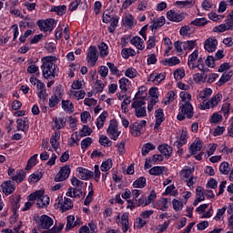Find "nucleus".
Returning a JSON list of instances; mask_svg holds the SVG:
<instances>
[{
	"label": "nucleus",
	"mask_w": 233,
	"mask_h": 233,
	"mask_svg": "<svg viewBox=\"0 0 233 233\" xmlns=\"http://www.w3.org/2000/svg\"><path fill=\"white\" fill-rule=\"evenodd\" d=\"M198 46V40H187L184 42V49L191 52Z\"/></svg>",
	"instance_id": "3c124183"
},
{
	"label": "nucleus",
	"mask_w": 233,
	"mask_h": 233,
	"mask_svg": "<svg viewBox=\"0 0 233 233\" xmlns=\"http://www.w3.org/2000/svg\"><path fill=\"white\" fill-rule=\"evenodd\" d=\"M155 117H156V124H155V130L161 127V123L165 121V113H163V109L159 108L157 109L155 112Z\"/></svg>",
	"instance_id": "bb28decb"
},
{
	"label": "nucleus",
	"mask_w": 233,
	"mask_h": 233,
	"mask_svg": "<svg viewBox=\"0 0 233 233\" xmlns=\"http://www.w3.org/2000/svg\"><path fill=\"white\" fill-rule=\"evenodd\" d=\"M2 191L5 196H10V194H14L15 190V184H14L11 180L5 181L2 184Z\"/></svg>",
	"instance_id": "4be33fe9"
},
{
	"label": "nucleus",
	"mask_w": 233,
	"mask_h": 233,
	"mask_svg": "<svg viewBox=\"0 0 233 233\" xmlns=\"http://www.w3.org/2000/svg\"><path fill=\"white\" fill-rule=\"evenodd\" d=\"M7 176L11 177L12 181L15 183H23L26 179V172L23 169H18L15 171L14 167H9L7 169Z\"/></svg>",
	"instance_id": "0eeeda50"
},
{
	"label": "nucleus",
	"mask_w": 233,
	"mask_h": 233,
	"mask_svg": "<svg viewBox=\"0 0 233 233\" xmlns=\"http://www.w3.org/2000/svg\"><path fill=\"white\" fill-rule=\"evenodd\" d=\"M110 168H112V159L107 158L106 161L102 162V164L100 166V170L102 172H108V170H110Z\"/></svg>",
	"instance_id": "680f3d73"
},
{
	"label": "nucleus",
	"mask_w": 233,
	"mask_h": 233,
	"mask_svg": "<svg viewBox=\"0 0 233 233\" xmlns=\"http://www.w3.org/2000/svg\"><path fill=\"white\" fill-rule=\"evenodd\" d=\"M51 127L55 132H59L62 128L66 127V118L63 116H55L52 118Z\"/></svg>",
	"instance_id": "4468645a"
},
{
	"label": "nucleus",
	"mask_w": 233,
	"mask_h": 233,
	"mask_svg": "<svg viewBox=\"0 0 233 233\" xmlns=\"http://www.w3.org/2000/svg\"><path fill=\"white\" fill-rule=\"evenodd\" d=\"M106 117H108V113L106 111H103L96 118V125L98 130H101V128L105 127V121Z\"/></svg>",
	"instance_id": "473e14b6"
},
{
	"label": "nucleus",
	"mask_w": 233,
	"mask_h": 233,
	"mask_svg": "<svg viewBox=\"0 0 233 233\" xmlns=\"http://www.w3.org/2000/svg\"><path fill=\"white\" fill-rule=\"evenodd\" d=\"M134 188H145L147 187V178L145 177H138L134 183H133Z\"/></svg>",
	"instance_id": "de8ad7c7"
},
{
	"label": "nucleus",
	"mask_w": 233,
	"mask_h": 233,
	"mask_svg": "<svg viewBox=\"0 0 233 233\" xmlns=\"http://www.w3.org/2000/svg\"><path fill=\"white\" fill-rule=\"evenodd\" d=\"M219 172L223 176H227L230 172V165L228 162H222L219 166Z\"/></svg>",
	"instance_id": "13d9d810"
},
{
	"label": "nucleus",
	"mask_w": 233,
	"mask_h": 233,
	"mask_svg": "<svg viewBox=\"0 0 233 233\" xmlns=\"http://www.w3.org/2000/svg\"><path fill=\"white\" fill-rule=\"evenodd\" d=\"M51 12H56L57 15H64V14H66V5L53 6Z\"/></svg>",
	"instance_id": "0e129e2a"
},
{
	"label": "nucleus",
	"mask_w": 233,
	"mask_h": 233,
	"mask_svg": "<svg viewBox=\"0 0 233 233\" xmlns=\"http://www.w3.org/2000/svg\"><path fill=\"white\" fill-rule=\"evenodd\" d=\"M36 223L39 228L48 230V228H50V227L54 225V218H50L47 215H42L41 217L38 218Z\"/></svg>",
	"instance_id": "f8f14e48"
},
{
	"label": "nucleus",
	"mask_w": 233,
	"mask_h": 233,
	"mask_svg": "<svg viewBox=\"0 0 233 233\" xmlns=\"http://www.w3.org/2000/svg\"><path fill=\"white\" fill-rule=\"evenodd\" d=\"M145 100L134 99L131 106L135 110L136 117H147V107Z\"/></svg>",
	"instance_id": "6e6552de"
},
{
	"label": "nucleus",
	"mask_w": 233,
	"mask_h": 233,
	"mask_svg": "<svg viewBox=\"0 0 233 233\" xmlns=\"http://www.w3.org/2000/svg\"><path fill=\"white\" fill-rule=\"evenodd\" d=\"M194 32H196V29H194V27H190L189 25H183L179 30V34L182 35V37H190Z\"/></svg>",
	"instance_id": "f704fd0d"
},
{
	"label": "nucleus",
	"mask_w": 233,
	"mask_h": 233,
	"mask_svg": "<svg viewBox=\"0 0 233 233\" xmlns=\"http://www.w3.org/2000/svg\"><path fill=\"white\" fill-rule=\"evenodd\" d=\"M121 56L124 59H128V57H134L136 56V51L132 48H124L121 51Z\"/></svg>",
	"instance_id": "603ef678"
},
{
	"label": "nucleus",
	"mask_w": 233,
	"mask_h": 233,
	"mask_svg": "<svg viewBox=\"0 0 233 233\" xmlns=\"http://www.w3.org/2000/svg\"><path fill=\"white\" fill-rule=\"evenodd\" d=\"M193 81L198 85H201V83H207V75L205 73H196L193 75Z\"/></svg>",
	"instance_id": "c03bdc74"
},
{
	"label": "nucleus",
	"mask_w": 233,
	"mask_h": 233,
	"mask_svg": "<svg viewBox=\"0 0 233 233\" xmlns=\"http://www.w3.org/2000/svg\"><path fill=\"white\" fill-rule=\"evenodd\" d=\"M137 74H138L137 70H136V68L134 67H128L124 72V75L126 76V77H128L129 79H134L135 77H137Z\"/></svg>",
	"instance_id": "4d7b16f0"
},
{
	"label": "nucleus",
	"mask_w": 233,
	"mask_h": 233,
	"mask_svg": "<svg viewBox=\"0 0 233 233\" xmlns=\"http://www.w3.org/2000/svg\"><path fill=\"white\" fill-rule=\"evenodd\" d=\"M92 128L88 126H83L82 129L79 131L80 137H86V136H90L92 134Z\"/></svg>",
	"instance_id": "774afa93"
},
{
	"label": "nucleus",
	"mask_w": 233,
	"mask_h": 233,
	"mask_svg": "<svg viewBox=\"0 0 233 233\" xmlns=\"http://www.w3.org/2000/svg\"><path fill=\"white\" fill-rule=\"evenodd\" d=\"M199 59V50L195 49L187 58V66L190 70H194L196 68V61Z\"/></svg>",
	"instance_id": "412c9836"
},
{
	"label": "nucleus",
	"mask_w": 233,
	"mask_h": 233,
	"mask_svg": "<svg viewBox=\"0 0 233 233\" xmlns=\"http://www.w3.org/2000/svg\"><path fill=\"white\" fill-rule=\"evenodd\" d=\"M86 61L88 66L97 65V61L99 60V53L97 52V47L96 46H90L86 50Z\"/></svg>",
	"instance_id": "423d86ee"
},
{
	"label": "nucleus",
	"mask_w": 233,
	"mask_h": 233,
	"mask_svg": "<svg viewBox=\"0 0 233 233\" xmlns=\"http://www.w3.org/2000/svg\"><path fill=\"white\" fill-rule=\"evenodd\" d=\"M71 185L74 187H69L66 192L68 198H80L83 194V181L76 177H71Z\"/></svg>",
	"instance_id": "20e7f679"
},
{
	"label": "nucleus",
	"mask_w": 233,
	"mask_h": 233,
	"mask_svg": "<svg viewBox=\"0 0 233 233\" xmlns=\"http://www.w3.org/2000/svg\"><path fill=\"white\" fill-rule=\"evenodd\" d=\"M17 130L21 132H26L29 128L28 119L26 118H19L16 120Z\"/></svg>",
	"instance_id": "72a5a7b5"
},
{
	"label": "nucleus",
	"mask_w": 233,
	"mask_h": 233,
	"mask_svg": "<svg viewBox=\"0 0 233 233\" xmlns=\"http://www.w3.org/2000/svg\"><path fill=\"white\" fill-rule=\"evenodd\" d=\"M223 99V95L221 93H218L213 96L208 101L204 100L200 104H198L199 110H210V108H216Z\"/></svg>",
	"instance_id": "39448f33"
},
{
	"label": "nucleus",
	"mask_w": 233,
	"mask_h": 233,
	"mask_svg": "<svg viewBox=\"0 0 233 233\" xmlns=\"http://www.w3.org/2000/svg\"><path fill=\"white\" fill-rule=\"evenodd\" d=\"M99 56L102 59H105L109 54L108 46L105 42H101L98 45Z\"/></svg>",
	"instance_id": "a19ab883"
},
{
	"label": "nucleus",
	"mask_w": 233,
	"mask_h": 233,
	"mask_svg": "<svg viewBox=\"0 0 233 233\" xmlns=\"http://www.w3.org/2000/svg\"><path fill=\"white\" fill-rule=\"evenodd\" d=\"M165 172V167L155 166L151 169H149L150 176H161Z\"/></svg>",
	"instance_id": "8fccbe9b"
},
{
	"label": "nucleus",
	"mask_w": 233,
	"mask_h": 233,
	"mask_svg": "<svg viewBox=\"0 0 233 233\" xmlns=\"http://www.w3.org/2000/svg\"><path fill=\"white\" fill-rule=\"evenodd\" d=\"M116 221L117 223H120L122 226V230L123 232H127L128 231V213L125 212L119 217V215L116 216Z\"/></svg>",
	"instance_id": "5701e85b"
},
{
	"label": "nucleus",
	"mask_w": 233,
	"mask_h": 233,
	"mask_svg": "<svg viewBox=\"0 0 233 233\" xmlns=\"http://www.w3.org/2000/svg\"><path fill=\"white\" fill-rule=\"evenodd\" d=\"M194 172V168L186 166L180 171V178L186 181L187 179H190L192 177V173Z\"/></svg>",
	"instance_id": "c756f323"
},
{
	"label": "nucleus",
	"mask_w": 233,
	"mask_h": 233,
	"mask_svg": "<svg viewBox=\"0 0 233 233\" xmlns=\"http://www.w3.org/2000/svg\"><path fill=\"white\" fill-rule=\"evenodd\" d=\"M156 192L152 191L147 198H140L138 199V206L139 207H147V205H150L154 199H156Z\"/></svg>",
	"instance_id": "a878e982"
},
{
	"label": "nucleus",
	"mask_w": 233,
	"mask_h": 233,
	"mask_svg": "<svg viewBox=\"0 0 233 233\" xmlns=\"http://www.w3.org/2000/svg\"><path fill=\"white\" fill-rule=\"evenodd\" d=\"M67 145L69 147H75L76 145H79V136L77 133H75L71 136V137L67 141Z\"/></svg>",
	"instance_id": "338daca9"
},
{
	"label": "nucleus",
	"mask_w": 233,
	"mask_h": 233,
	"mask_svg": "<svg viewBox=\"0 0 233 233\" xmlns=\"http://www.w3.org/2000/svg\"><path fill=\"white\" fill-rule=\"evenodd\" d=\"M167 17L168 21H172L173 23H181V21L185 19V14L181 12H176L174 10H169L167 13Z\"/></svg>",
	"instance_id": "a211bd4d"
},
{
	"label": "nucleus",
	"mask_w": 233,
	"mask_h": 233,
	"mask_svg": "<svg viewBox=\"0 0 233 233\" xmlns=\"http://www.w3.org/2000/svg\"><path fill=\"white\" fill-rule=\"evenodd\" d=\"M203 148V140L201 138L197 137L194 142L189 147V154L192 156H196L198 152H200V150Z\"/></svg>",
	"instance_id": "aec40b11"
},
{
	"label": "nucleus",
	"mask_w": 233,
	"mask_h": 233,
	"mask_svg": "<svg viewBox=\"0 0 233 233\" xmlns=\"http://www.w3.org/2000/svg\"><path fill=\"white\" fill-rule=\"evenodd\" d=\"M70 166H64L60 168L56 176L55 177L56 183H59L61 181H66L68 177H70Z\"/></svg>",
	"instance_id": "ddd939ff"
},
{
	"label": "nucleus",
	"mask_w": 233,
	"mask_h": 233,
	"mask_svg": "<svg viewBox=\"0 0 233 233\" xmlns=\"http://www.w3.org/2000/svg\"><path fill=\"white\" fill-rule=\"evenodd\" d=\"M147 127V121L146 120H140L138 122H135L134 124L130 125V133L134 137H139L141 134H143V128Z\"/></svg>",
	"instance_id": "9d476101"
},
{
	"label": "nucleus",
	"mask_w": 233,
	"mask_h": 233,
	"mask_svg": "<svg viewBox=\"0 0 233 233\" xmlns=\"http://www.w3.org/2000/svg\"><path fill=\"white\" fill-rule=\"evenodd\" d=\"M126 145H127V142L125 140H122V141L116 143V152L119 156H123L127 152V150L125 148Z\"/></svg>",
	"instance_id": "6e6d98bb"
},
{
	"label": "nucleus",
	"mask_w": 233,
	"mask_h": 233,
	"mask_svg": "<svg viewBox=\"0 0 233 233\" xmlns=\"http://www.w3.org/2000/svg\"><path fill=\"white\" fill-rule=\"evenodd\" d=\"M57 57L54 56H44L41 58L42 76L45 79H54L57 74Z\"/></svg>",
	"instance_id": "f03ea898"
},
{
	"label": "nucleus",
	"mask_w": 233,
	"mask_h": 233,
	"mask_svg": "<svg viewBox=\"0 0 233 233\" xmlns=\"http://www.w3.org/2000/svg\"><path fill=\"white\" fill-rule=\"evenodd\" d=\"M131 45H133L134 46H136V48L137 50H145V40H143L141 37L139 36H134L131 40H130Z\"/></svg>",
	"instance_id": "7c9ffc66"
},
{
	"label": "nucleus",
	"mask_w": 233,
	"mask_h": 233,
	"mask_svg": "<svg viewBox=\"0 0 233 233\" xmlns=\"http://www.w3.org/2000/svg\"><path fill=\"white\" fill-rule=\"evenodd\" d=\"M232 76H233L232 71L224 72L218 82V86H221L225 85V83L230 81V78L232 77Z\"/></svg>",
	"instance_id": "58836bf2"
},
{
	"label": "nucleus",
	"mask_w": 233,
	"mask_h": 233,
	"mask_svg": "<svg viewBox=\"0 0 233 233\" xmlns=\"http://www.w3.org/2000/svg\"><path fill=\"white\" fill-rule=\"evenodd\" d=\"M167 77V75L165 73H153L149 75L148 81L151 83H155V85H159L161 81H165V78Z\"/></svg>",
	"instance_id": "b1692460"
},
{
	"label": "nucleus",
	"mask_w": 233,
	"mask_h": 233,
	"mask_svg": "<svg viewBox=\"0 0 233 233\" xmlns=\"http://www.w3.org/2000/svg\"><path fill=\"white\" fill-rule=\"evenodd\" d=\"M190 25L193 26H205V25H208V20L205 17L196 18L190 22Z\"/></svg>",
	"instance_id": "864d4df0"
},
{
	"label": "nucleus",
	"mask_w": 233,
	"mask_h": 233,
	"mask_svg": "<svg viewBox=\"0 0 233 233\" xmlns=\"http://www.w3.org/2000/svg\"><path fill=\"white\" fill-rule=\"evenodd\" d=\"M152 150H156V146L152 143H147L142 147V156H147Z\"/></svg>",
	"instance_id": "bf43d9fd"
},
{
	"label": "nucleus",
	"mask_w": 233,
	"mask_h": 233,
	"mask_svg": "<svg viewBox=\"0 0 233 233\" xmlns=\"http://www.w3.org/2000/svg\"><path fill=\"white\" fill-rule=\"evenodd\" d=\"M161 63L164 66H176V65H179L181 63V60H179L177 56H172L163 59Z\"/></svg>",
	"instance_id": "2f4dec72"
},
{
	"label": "nucleus",
	"mask_w": 233,
	"mask_h": 233,
	"mask_svg": "<svg viewBox=\"0 0 233 233\" xmlns=\"http://www.w3.org/2000/svg\"><path fill=\"white\" fill-rule=\"evenodd\" d=\"M76 176L83 181H88V179H92V177H94V171H90V169L85 167H77Z\"/></svg>",
	"instance_id": "dca6fc26"
},
{
	"label": "nucleus",
	"mask_w": 233,
	"mask_h": 233,
	"mask_svg": "<svg viewBox=\"0 0 233 233\" xmlns=\"http://www.w3.org/2000/svg\"><path fill=\"white\" fill-rule=\"evenodd\" d=\"M61 101V95H53L50 98H49V106L50 108H55V106H57V105H59V102Z\"/></svg>",
	"instance_id": "49530a36"
},
{
	"label": "nucleus",
	"mask_w": 233,
	"mask_h": 233,
	"mask_svg": "<svg viewBox=\"0 0 233 233\" xmlns=\"http://www.w3.org/2000/svg\"><path fill=\"white\" fill-rule=\"evenodd\" d=\"M165 16H160L153 21V24L150 25V29L152 32L157 30V28H161L165 25Z\"/></svg>",
	"instance_id": "4c0bfd02"
},
{
	"label": "nucleus",
	"mask_w": 233,
	"mask_h": 233,
	"mask_svg": "<svg viewBox=\"0 0 233 233\" xmlns=\"http://www.w3.org/2000/svg\"><path fill=\"white\" fill-rule=\"evenodd\" d=\"M74 208V204L72 203V199L68 198H64V200L60 204V209L62 212H66V210H70V208Z\"/></svg>",
	"instance_id": "c9c22d12"
},
{
	"label": "nucleus",
	"mask_w": 233,
	"mask_h": 233,
	"mask_svg": "<svg viewBox=\"0 0 233 233\" xmlns=\"http://www.w3.org/2000/svg\"><path fill=\"white\" fill-rule=\"evenodd\" d=\"M178 102V114L177 119L178 121H185L187 119H192L194 117V106H192V95L187 91L179 93Z\"/></svg>",
	"instance_id": "f257e3e1"
},
{
	"label": "nucleus",
	"mask_w": 233,
	"mask_h": 233,
	"mask_svg": "<svg viewBox=\"0 0 233 233\" xmlns=\"http://www.w3.org/2000/svg\"><path fill=\"white\" fill-rule=\"evenodd\" d=\"M62 108L66 114H74V104L70 100H62Z\"/></svg>",
	"instance_id": "e433bc0d"
},
{
	"label": "nucleus",
	"mask_w": 233,
	"mask_h": 233,
	"mask_svg": "<svg viewBox=\"0 0 233 233\" xmlns=\"http://www.w3.org/2000/svg\"><path fill=\"white\" fill-rule=\"evenodd\" d=\"M145 97H147V86H142L138 88V91L135 95L134 99H138L140 101H145Z\"/></svg>",
	"instance_id": "79ce46f5"
},
{
	"label": "nucleus",
	"mask_w": 233,
	"mask_h": 233,
	"mask_svg": "<svg viewBox=\"0 0 233 233\" xmlns=\"http://www.w3.org/2000/svg\"><path fill=\"white\" fill-rule=\"evenodd\" d=\"M28 199L29 201L37 200L36 205L38 208H46V207L50 205V197L45 195L44 189L36 190L34 193H31L28 196Z\"/></svg>",
	"instance_id": "7ed1b4c3"
},
{
	"label": "nucleus",
	"mask_w": 233,
	"mask_h": 233,
	"mask_svg": "<svg viewBox=\"0 0 233 233\" xmlns=\"http://www.w3.org/2000/svg\"><path fill=\"white\" fill-rule=\"evenodd\" d=\"M94 92L95 94H101L105 90V83L101 80H96L94 84Z\"/></svg>",
	"instance_id": "5fc2aeb1"
},
{
	"label": "nucleus",
	"mask_w": 233,
	"mask_h": 233,
	"mask_svg": "<svg viewBox=\"0 0 233 233\" xmlns=\"http://www.w3.org/2000/svg\"><path fill=\"white\" fill-rule=\"evenodd\" d=\"M214 6L215 5L212 0H203L201 3V8L206 10V12H210Z\"/></svg>",
	"instance_id": "052dcab7"
},
{
	"label": "nucleus",
	"mask_w": 233,
	"mask_h": 233,
	"mask_svg": "<svg viewBox=\"0 0 233 233\" xmlns=\"http://www.w3.org/2000/svg\"><path fill=\"white\" fill-rule=\"evenodd\" d=\"M97 230V225L91 221L87 226H82L79 228V233H96Z\"/></svg>",
	"instance_id": "cd10ccee"
},
{
	"label": "nucleus",
	"mask_w": 233,
	"mask_h": 233,
	"mask_svg": "<svg viewBox=\"0 0 233 233\" xmlns=\"http://www.w3.org/2000/svg\"><path fill=\"white\" fill-rule=\"evenodd\" d=\"M157 150L165 156L167 159L172 156V147H170L168 144H162L158 146Z\"/></svg>",
	"instance_id": "c85d7f7f"
},
{
	"label": "nucleus",
	"mask_w": 233,
	"mask_h": 233,
	"mask_svg": "<svg viewBox=\"0 0 233 233\" xmlns=\"http://www.w3.org/2000/svg\"><path fill=\"white\" fill-rule=\"evenodd\" d=\"M37 154H35L29 158L25 167V170H30L31 168H33V167H35L37 165Z\"/></svg>",
	"instance_id": "e2e57ef3"
},
{
	"label": "nucleus",
	"mask_w": 233,
	"mask_h": 233,
	"mask_svg": "<svg viewBox=\"0 0 233 233\" xmlns=\"http://www.w3.org/2000/svg\"><path fill=\"white\" fill-rule=\"evenodd\" d=\"M212 89L211 88H205L202 91H200V93L198 94V97L199 99H208V97H210V96H212Z\"/></svg>",
	"instance_id": "69168bd1"
},
{
	"label": "nucleus",
	"mask_w": 233,
	"mask_h": 233,
	"mask_svg": "<svg viewBox=\"0 0 233 233\" xmlns=\"http://www.w3.org/2000/svg\"><path fill=\"white\" fill-rule=\"evenodd\" d=\"M61 141V131H55L54 134L50 137V145L55 152L59 150Z\"/></svg>",
	"instance_id": "6ab92c4d"
},
{
	"label": "nucleus",
	"mask_w": 233,
	"mask_h": 233,
	"mask_svg": "<svg viewBox=\"0 0 233 233\" xmlns=\"http://www.w3.org/2000/svg\"><path fill=\"white\" fill-rule=\"evenodd\" d=\"M168 200L167 198H160L157 202L156 208H157V210H162L163 212H165V210L168 208Z\"/></svg>",
	"instance_id": "a18cd8bd"
},
{
	"label": "nucleus",
	"mask_w": 233,
	"mask_h": 233,
	"mask_svg": "<svg viewBox=\"0 0 233 233\" xmlns=\"http://www.w3.org/2000/svg\"><path fill=\"white\" fill-rule=\"evenodd\" d=\"M218 39L215 36H212L204 42V49L206 52L212 54V52H216V50H218Z\"/></svg>",
	"instance_id": "2eb2a0df"
},
{
	"label": "nucleus",
	"mask_w": 233,
	"mask_h": 233,
	"mask_svg": "<svg viewBox=\"0 0 233 233\" xmlns=\"http://www.w3.org/2000/svg\"><path fill=\"white\" fill-rule=\"evenodd\" d=\"M106 66L109 68L110 73L112 74V76H116V77H121L122 74L119 71V69L117 68V66H116V65H114V63L107 62Z\"/></svg>",
	"instance_id": "09e8293b"
},
{
	"label": "nucleus",
	"mask_w": 233,
	"mask_h": 233,
	"mask_svg": "<svg viewBox=\"0 0 233 233\" xmlns=\"http://www.w3.org/2000/svg\"><path fill=\"white\" fill-rule=\"evenodd\" d=\"M188 141V135L187 134V131L183 130L180 134L179 139L174 142V147L177 148H181L184 145H187Z\"/></svg>",
	"instance_id": "393cba45"
},
{
	"label": "nucleus",
	"mask_w": 233,
	"mask_h": 233,
	"mask_svg": "<svg viewBox=\"0 0 233 233\" xmlns=\"http://www.w3.org/2000/svg\"><path fill=\"white\" fill-rule=\"evenodd\" d=\"M10 201L14 210H19V207H21V197L17 195L11 196Z\"/></svg>",
	"instance_id": "37998d69"
},
{
	"label": "nucleus",
	"mask_w": 233,
	"mask_h": 233,
	"mask_svg": "<svg viewBox=\"0 0 233 233\" xmlns=\"http://www.w3.org/2000/svg\"><path fill=\"white\" fill-rule=\"evenodd\" d=\"M36 25L41 32H52V30L56 28V19L48 18L46 20H39Z\"/></svg>",
	"instance_id": "1a4fd4ad"
},
{
	"label": "nucleus",
	"mask_w": 233,
	"mask_h": 233,
	"mask_svg": "<svg viewBox=\"0 0 233 233\" xmlns=\"http://www.w3.org/2000/svg\"><path fill=\"white\" fill-rule=\"evenodd\" d=\"M106 132L108 137L113 139V141H117V139H119V136H121V131H119V128L117 127V122L116 121L110 122Z\"/></svg>",
	"instance_id": "9b49d317"
},
{
	"label": "nucleus",
	"mask_w": 233,
	"mask_h": 233,
	"mask_svg": "<svg viewBox=\"0 0 233 233\" xmlns=\"http://www.w3.org/2000/svg\"><path fill=\"white\" fill-rule=\"evenodd\" d=\"M119 88L121 92H128V88L130 86V80L127 77H122L118 81Z\"/></svg>",
	"instance_id": "ea45409f"
},
{
	"label": "nucleus",
	"mask_w": 233,
	"mask_h": 233,
	"mask_svg": "<svg viewBox=\"0 0 233 233\" xmlns=\"http://www.w3.org/2000/svg\"><path fill=\"white\" fill-rule=\"evenodd\" d=\"M36 94H37V97L40 100V103H45V101L48 99V93H46V86H45V83L38 82V85L36 87Z\"/></svg>",
	"instance_id": "f3484780"
}]
</instances>
